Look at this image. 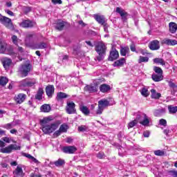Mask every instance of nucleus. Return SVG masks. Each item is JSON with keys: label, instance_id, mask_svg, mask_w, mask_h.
Segmentation results:
<instances>
[{"label": "nucleus", "instance_id": "1", "mask_svg": "<svg viewBox=\"0 0 177 177\" xmlns=\"http://www.w3.org/2000/svg\"><path fill=\"white\" fill-rule=\"evenodd\" d=\"M52 120H53V118L51 116H48L41 120V129L45 135H50V133H53V132L59 128V125H60V121L59 120L49 124Z\"/></svg>", "mask_w": 177, "mask_h": 177}, {"label": "nucleus", "instance_id": "2", "mask_svg": "<svg viewBox=\"0 0 177 177\" xmlns=\"http://www.w3.org/2000/svg\"><path fill=\"white\" fill-rule=\"evenodd\" d=\"M95 50L98 55L96 57V60H97V62L104 60V57L106 56V52L107 50V46H106V44L102 41L97 43V45L95 46Z\"/></svg>", "mask_w": 177, "mask_h": 177}, {"label": "nucleus", "instance_id": "3", "mask_svg": "<svg viewBox=\"0 0 177 177\" xmlns=\"http://www.w3.org/2000/svg\"><path fill=\"white\" fill-rule=\"evenodd\" d=\"M0 147H1L0 149L1 153H6L8 154L10 153V152L13 151V150H20V149H21L20 146H17L16 144H12L5 147V142L3 140H0Z\"/></svg>", "mask_w": 177, "mask_h": 177}, {"label": "nucleus", "instance_id": "4", "mask_svg": "<svg viewBox=\"0 0 177 177\" xmlns=\"http://www.w3.org/2000/svg\"><path fill=\"white\" fill-rule=\"evenodd\" d=\"M32 66L30 64H24L19 66V73L22 75V77H27L28 73L31 71Z\"/></svg>", "mask_w": 177, "mask_h": 177}, {"label": "nucleus", "instance_id": "5", "mask_svg": "<svg viewBox=\"0 0 177 177\" xmlns=\"http://www.w3.org/2000/svg\"><path fill=\"white\" fill-rule=\"evenodd\" d=\"M136 120H137L138 122H140V124L144 127H147V125L150 124L149 117H147V115L143 113L138 114Z\"/></svg>", "mask_w": 177, "mask_h": 177}, {"label": "nucleus", "instance_id": "6", "mask_svg": "<svg viewBox=\"0 0 177 177\" xmlns=\"http://www.w3.org/2000/svg\"><path fill=\"white\" fill-rule=\"evenodd\" d=\"M34 37H35V33L32 32L30 33H28L25 38V45L28 46V48H31V49L34 47Z\"/></svg>", "mask_w": 177, "mask_h": 177}, {"label": "nucleus", "instance_id": "7", "mask_svg": "<svg viewBox=\"0 0 177 177\" xmlns=\"http://www.w3.org/2000/svg\"><path fill=\"white\" fill-rule=\"evenodd\" d=\"M20 27L22 28H32L37 26V23L34 21H30L29 19L23 20L22 22L19 24Z\"/></svg>", "mask_w": 177, "mask_h": 177}, {"label": "nucleus", "instance_id": "8", "mask_svg": "<svg viewBox=\"0 0 177 177\" xmlns=\"http://www.w3.org/2000/svg\"><path fill=\"white\" fill-rule=\"evenodd\" d=\"M66 111L67 114H76L77 109H75V103L73 102H67Z\"/></svg>", "mask_w": 177, "mask_h": 177}, {"label": "nucleus", "instance_id": "9", "mask_svg": "<svg viewBox=\"0 0 177 177\" xmlns=\"http://www.w3.org/2000/svg\"><path fill=\"white\" fill-rule=\"evenodd\" d=\"M1 24H3V26H5L9 30H15L13 22H12V19L8 17H3V21H1Z\"/></svg>", "mask_w": 177, "mask_h": 177}, {"label": "nucleus", "instance_id": "10", "mask_svg": "<svg viewBox=\"0 0 177 177\" xmlns=\"http://www.w3.org/2000/svg\"><path fill=\"white\" fill-rule=\"evenodd\" d=\"M118 57H120L118 51L115 49H112L109 53L108 60H109V62H114V60H117Z\"/></svg>", "mask_w": 177, "mask_h": 177}, {"label": "nucleus", "instance_id": "11", "mask_svg": "<svg viewBox=\"0 0 177 177\" xmlns=\"http://www.w3.org/2000/svg\"><path fill=\"white\" fill-rule=\"evenodd\" d=\"M84 89L86 92H88V93H96V92H97V85L88 84L86 85Z\"/></svg>", "mask_w": 177, "mask_h": 177}, {"label": "nucleus", "instance_id": "12", "mask_svg": "<svg viewBox=\"0 0 177 177\" xmlns=\"http://www.w3.org/2000/svg\"><path fill=\"white\" fill-rule=\"evenodd\" d=\"M62 151L66 154H74L77 151V147L75 146H66L62 148Z\"/></svg>", "mask_w": 177, "mask_h": 177}, {"label": "nucleus", "instance_id": "13", "mask_svg": "<svg viewBox=\"0 0 177 177\" xmlns=\"http://www.w3.org/2000/svg\"><path fill=\"white\" fill-rule=\"evenodd\" d=\"M93 17L99 24H101V26H103V24L107 23V19H106L104 15L96 14L93 15Z\"/></svg>", "mask_w": 177, "mask_h": 177}, {"label": "nucleus", "instance_id": "14", "mask_svg": "<svg viewBox=\"0 0 177 177\" xmlns=\"http://www.w3.org/2000/svg\"><path fill=\"white\" fill-rule=\"evenodd\" d=\"M26 99H27V95L24 93H19L15 97V100L18 104H21Z\"/></svg>", "mask_w": 177, "mask_h": 177}, {"label": "nucleus", "instance_id": "15", "mask_svg": "<svg viewBox=\"0 0 177 177\" xmlns=\"http://www.w3.org/2000/svg\"><path fill=\"white\" fill-rule=\"evenodd\" d=\"M149 48L151 50H158L160 49V41L158 40H153L149 44Z\"/></svg>", "mask_w": 177, "mask_h": 177}, {"label": "nucleus", "instance_id": "16", "mask_svg": "<svg viewBox=\"0 0 177 177\" xmlns=\"http://www.w3.org/2000/svg\"><path fill=\"white\" fill-rule=\"evenodd\" d=\"M46 93L48 97H52L55 93V86L48 85L46 87Z\"/></svg>", "mask_w": 177, "mask_h": 177}, {"label": "nucleus", "instance_id": "17", "mask_svg": "<svg viewBox=\"0 0 177 177\" xmlns=\"http://www.w3.org/2000/svg\"><path fill=\"white\" fill-rule=\"evenodd\" d=\"M116 12L119 13L122 20H127V17H128V12H125V10L120 7L116 8Z\"/></svg>", "mask_w": 177, "mask_h": 177}, {"label": "nucleus", "instance_id": "18", "mask_svg": "<svg viewBox=\"0 0 177 177\" xmlns=\"http://www.w3.org/2000/svg\"><path fill=\"white\" fill-rule=\"evenodd\" d=\"M125 63H127V59L124 57H122L119 60L115 61L113 64V67H122Z\"/></svg>", "mask_w": 177, "mask_h": 177}, {"label": "nucleus", "instance_id": "19", "mask_svg": "<svg viewBox=\"0 0 177 177\" xmlns=\"http://www.w3.org/2000/svg\"><path fill=\"white\" fill-rule=\"evenodd\" d=\"M162 44H164L165 45L174 46L175 45H177V41L175 39H164L162 41Z\"/></svg>", "mask_w": 177, "mask_h": 177}, {"label": "nucleus", "instance_id": "20", "mask_svg": "<svg viewBox=\"0 0 177 177\" xmlns=\"http://www.w3.org/2000/svg\"><path fill=\"white\" fill-rule=\"evenodd\" d=\"M52 107L50 106V104H44L40 107V111H41V113H50Z\"/></svg>", "mask_w": 177, "mask_h": 177}, {"label": "nucleus", "instance_id": "21", "mask_svg": "<svg viewBox=\"0 0 177 177\" xmlns=\"http://www.w3.org/2000/svg\"><path fill=\"white\" fill-rule=\"evenodd\" d=\"M129 47L128 46L120 47V55L121 56H125L127 55V56H129Z\"/></svg>", "mask_w": 177, "mask_h": 177}, {"label": "nucleus", "instance_id": "22", "mask_svg": "<svg viewBox=\"0 0 177 177\" xmlns=\"http://www.w3.org/2000/svg\"><path fill=\"white\" fill-rule=\"evenodd\" d=\"M16 125H17V122H16V121H12L10 123L3 124L2 128H4L5 129H12V128H15Z\"/></svg>", "mask_w": 177, "mask_h": 177}, {"label": "nucleus", "instance_id": "23", "mask_svg": "<svg viewBox=\"0 0 177 177\" xmlns=\"http://www.w3.org/2000/svg\"><path fill=\"white\" fill-rule=\"evenodd\" d=\"M169 32L171 34H175L177 31V24L175 22H170L169 24Z\"/></svg>", "mask_w": 177, "mask_h": 177}, {"label": "nucleus", "instance_id": "24", "mask_svg": "<svg viewBox=\"0 0 177 177\" xmlns=\"http://www.w3.org/2000/svg\"><path fill=\"white\" fill-rule=\"evenodd\" d=\"M65 26H66V22H64V21L58 20L57 23V26H55V28L56 30H59V31H62L64 30Z\"/></svg>", "mask_w": 177, "mask_h": 177}, {"label": "nucleus", "instance_id": "25", "mask_svg": "<svg viewBox=\"0 0 177 177\" xmlns=\"http://www.w3.org/2000/svg\"><path fill=\"white\" fill-rule=\"evenodd\" d=\"M151 99L158 100V99H160V97H161V93H157L156 89L152 88L151 90Z\"/></svg>", "mask_w": 177, "mask_h": 177}, {"label": "nucleus", "instance_id": "26", "mask_svg": "<svg viewBox=\"0 0 177 177\" xmlns=\"http://www.w3.org/2000/svg\"><path fill=\"white\" fill-rule=\"evenodd\" d=\"M15 175H16V176H19V177H24V173L23 172V169L17 166L16 169L14 171Z\"/></svg>", "mask_w": 177, "mask_h": 177}, {"label": "nucleus", "instance_id": "27", "mask_svg": "<svg viewBox=\"0 0 177 177\" xmlns=\"http://www.w3.org/2000/svg\"><path fill=\"white\" fill-rule=\"evenodd\" d=\"M111 88L110 87V85L103 84L100 86V92H102V93H106V92H109Z\"/></svg>", "mask_w": 177, "mask_h": 177}, {"label": "nucleus", "instance_id": "28", "mask_svg": "<svg viewBox=\"0 0 177 177\" xmlns=\"http://www.w3.org/2000/svg\"><path fill=\"white\" fill-rule=\"evenodd\" d=\"M10 64H12V59L6 58L3 61V66L6 70H9V67H10Z\"/></svg>", "mask_w": 177, "mask_h": 177}, {"label": "nucleus", "instance_id": "29", "mask_svg": "<svg viewBox=\"0 0 177 177\" xmlns=\"http://www.w3.org/2000/svg\"><path fill=\"white\" fill-rule=\"evenodd\" d=\"M67 97H68V95H67V93H63V92H59L57 94V100H63V99H67Z\"/></svg>", "mask_w": 177, "mask_h": 177}, {"label": "nucleus", "instance_id": "30", "mask_svg": "<svg viewBox=\"0 0 177 177\" xmlns=\"http://www.w3.org/2000/svg\"><path fill=\"white\" fill-rule=\"evenodd\" d=\"M80 110L84 115H89V114L91 113V111H89L88 106L84 105L80 106Z\"/></svg>", "mask_w": 177, "mask_h": 177}, {"label": "nucleus", "instance_id": "31", "mask_svg": "<svg viewBox=\"0 0 177 177\" xmlns=\"http://www.w3.org/2000/svg\"><path fill=\"white\" fill-rule=\"evenodd\" d=\"M42 95H44V88H39L35 97L37 100H42Z\"/></svg>", "mask_w": 177, "mask_h": 177}, {"label": "nucleus", "instance_id": "32", "mask_svg": "<svg viewBox=\"0 0 177 177\" xmlns=\"http://www.w3.org/2000/svg\"><path fill=\"white\" fill-rule=\"evenodd\" d=\"M110 103L107 100H101L98 102V106L99 107H102L104 109L105 107H107Z\"/></svg>", "mask_w": 177, "mask_h": 177}, {"label": "nucleus", "instance_id": "33", "mask_svg": "<svg viewBox=\"0 0 177 177\" xmlns=\"http://www.w3.org/2000/svg\"><path fill=\"white\" fill-rule=\"evenodd\" d=\"M45 48H46V44L45 42H41L34 44L32 49H45Z\"/></svg>", "mask_w": 177, "mask_h": 177}, {"label": "nucleus", "instance_id": "34", "mask_svg": "<svg viewBox=\"0 0 177 177\" xmlns=\"http://www.w3.org/2000/svg\"><path fill=\"white\" fill-rule=\"evenodd\" d=\"M151 78L155 82H160V81H162V75L153 74Z\"/></svg>", "mask_w": 177, "mask_h": 177}, {"label": "nucleus", "instance_id": "35", "mask_svg": "<svg viewBox=\"0 0 177 177\" xmlns=\"http://www.w3.org/2000/svg\"><path fill=\"white\" fill-rule=\"evenodd\" d=\"M5 50H6V43L0 40V53H5Z\"/></svg>", "mask_w": 177, "mask_h": 177}, {"label": "nucleus", "instance_id": "36", "mask_svg": "<svg viewBox=\"0 0 177 177\" xmlns=\"http://www.w3.org/2000/svg\"><path fill=\"white\" fill-rule=\"evenodd\" d=\"M65 164H66V161L62 158H59L57 160L54 162V165H55V167H62Z\"/></svg>", "mask_w": 177, "mask_h": 177}, {"label": "nucleus", "instance_id": "37", "mask_svg": "<svg viewBox=\"0 0 177 177\" xmlns=\"http://www.w3.org/2000/svg\"><path fill=\"white\" fill-rule=\"evenodd\" d=\"M168 111L169 114H176V113H177V106H174L173 105H168Z\"/></svg>", "mask_w": 177, "mask_h": 177}, {"label": "nucleus", "instance_id": "38", "mask_svg": "<svg viewBox=\"0 0 177 177\" xmlns=\"http://www.w3.org/2000/svg\"><path fill=\"white\" fill-rule=\"evenodd\" d=\"M164 113H165V109H157L156 111H155L154 115H155V117H161V115H163Z\"/></svg>", "mask_w": 177, "mask_h": 177}, {"label": "nucleus", "instance_id": "39", "mask_svg": "<svg viewBox=\"0 0 177 177\" xmlns=\"http://www.w3.org/2000/svg\"><path fill=\"white\" fill-rule=\"evenodd\" d=\"M153 63H156V64H161V66H165V61L162 58L153 59Z\"/></svg>", "mask_w": 177, "mask_h": 177}, {"label": "nucleus", "instance_id": "40", "mask_svg": "<svg viewBox=\"0 0 177 177\" xmlns=\"http://www.w3.org/2000/svg\"><path fill=\"white\" fill-rule=\"evenodd\" d=\"M8 82H9V80L7 77L3 76L0 77V85H1V86H5Z\"/></svg>", "mask_w": 177, "mask_h": 177}, {"label": "nucleus", "instance_id": "41", "mask_svg": "<svg viewBox=\"0 0 177 177\" xmlns=\"http://www.w3.org/2000/svg\"><path fill=\"white\" fill-rule=\"evenodd\" d=\"M67 129H68V125L66 124H62L59 129V130L61 131L62 133H66V132H67Z\"/></svg>", "mask_w": 177, "mask_h": 177}, {"label": "nucleus", "instance_id": "42", "mask_svg": "<svg viewBox=\"0 0 177 177\" xmlns=\"http://www.w3.org/2000/svg\"><path fill=\"white\" fill-rule=\"evenodd\" d=\"M147 62H149V57L140 56L138 59L139 64L141 63H147Z\"/></svg>", "mask_w": 177, "mask_h": 177}, {"label": "nucleus", "instance_id": "43", "mask_svg": "<svg viewBox=\"0 0 177 177\" xmlns=\"http://www.w3.org/2000/svg\"><path fill=\"white\" fill-rule=\"evenodd\" d=\"M11 39L12 41V43L14 44V45H16L17 46L19 45V41H20V39H19L17 38V36L16 35H12L11 37Z\"/></svg>", "mask_w": 177, "mask_h": 177}, {"label": "nucleus", "instance_id": "44", "mask_svg": "<svg viewBox=\"0 0 177 177\" xmlns=\"http://www.w3.org/2000/svg\"><path fill=\"white\" fill-rule=\"evenodd\" d=\"M155 156H159L160 157H162V156H165V151H161L160 149L153 151Z\"/></svg>", "mask_w": 177, "mask_h": 177}, {"label": "nucleus", "instance_id": "45", "mask_svg": "<svg viewBox=\"0 0 177 177\" xmlns=\"http://www.w3.org/2000/svg\"><path fill=\"white\" fill-rule=\"evenodd\" d=\"M20 86H24L25 88L28 87V79H25L20 82Z\"/></svg>", "mask_w": 177, "mask_h": 177}, {"label": "nucleus", "instance_id": "46", "mask_svg": "<svg viewBox=\"0 0 177 177\" xmlns=\"http://www.w3.org/2000/svg\"><path fill=\"white\" fill-rule=\"evenodd\" d=\"M88 129V127L86 125H82L78 127V131L80 132H86Z\"/></svg>", "mask_w": 177, "mask_h": 177}, {"label": "nucleus", "instance_id": "47", "mask_svg": "<svg viewBox=\"0 0 177 177\" xmlns=\"http://www.w3.org/2000/svg\"><path fill=\"white\" fill-rule=\"evenodd\" d=\"M141 95L145 96V97H147V96H149V90L146 88H142L141 90Z\"/></svg>", "mask_w": 177, "mask_h": 177}, {"label": "nucleus", "instance_id": "48", "mask_svg": "<svg viewBox=\"0 0 177 177\" xmlns=\"http://www.w3.org/2000/svg\"><path fill=\"white\" fill-rule=\"evenodd\" d=\"M136 125H138V120L135 119L130 122L128 124V128H133Z\"/></svg>", "mask_w": 177, "mask_h": 177}, {"label": "nucleus", "instance_id": "49", "mask_svg": "<svg viewBox=\"0 0 177 177\" xmlns=\"http://www.w3.org/2000/svg\"><path fill=\"white\" fill-rule=\"evenodd\" d=\"M153 71H155V73H156L157 74H160V75H162V69H161V68L158 67V66H155L153 68Z\"/></svg>", "mask_w": 177, "mask_h": 177}, {"label": "nucleus", "instance_id": "50", "mask_svg": "<svg viewBox=\"0 0 177 177\" xmlns=\"http://www.w3.org/2000/svg\"><path fill=\"white\" fill-rule=\"evenodd\" d=\"M168 174L170 175V176L177 177V171L170 170L168 171Z\"/></svg>", "mask_w": 177, "mask_h": 177}, {"label": "nucleus", "instance_id": "51", "mask_svg": "<svg viewBox=\"0 0 177 177\" xmlns=\"http://www.w3.org/2000/svg\"><path fill=\"white\" fill-rule=\"evenodd\" d=\"M130 50L131 52H136V46L135 45V43L133 41L131 42L130 45Z\"/></svg>", "mask_w": 177, "mask_h": 177}, {"label": "nucleus", "instance_id": "52", "mask_svg": "<svg viewBox=\"0 0 177 177\" xmlns=\"http://www.w3.org/2000/svg\"><path fill=\"white\" fill-rule=\"evenodd\" d=\"M62 132L59 129L57 130L53 134L54 138H58V136H60L62 135Z\"/></svg>", "mask_w": 177, "mask_h": 177}, {"label": "nucleus", "instance_id": "53", "mask_svg": "<svg viewBox=\"0 0 177 177\" xmlns=\"http://www.w3.org/2000/svg\"><path fill=\"white\" fill-rule=\"evenodd\" d=\"M159 124L163 127H167V120L165 119H160L159 120Z\"/></svg>", "mask_w": 177, "mask_h": 177}, {"label": "nucleus", "instance_id": "54", "mask_svg": "<svg viewBox=\"0 0 177 177\" xmlns=\"http://www.w3.org/2000/svg\"><path fill=\"white\" fill-rule=\"evenodd\" d=\"M104 109H103V108L99 106V105H98V109H97V111H96V114H97V115H100V114H102V113H103V111H104Z\"/></svg>", "mask_w": 177, "mask_h": 177}, {"label": "nucleus", "instance_id": "55", "mask_svg": "<svg viewBox=\"0 0 177 177\" xmlns=\"http://www.w3.org/2000/svg\"><path fill=\"white\" fill-rule=\"evenodd\" d=\"M54 5H62L63 3L62 0H51Z\"/></svg>", "mask_w": 177, "mask_h": 177}, {"label": "nucleus", "instance_id": "56", "mask_svg": "<svg viewBox=\"0 0 177 177\" xmlns=\"http://www.w3.org/2000/svg\"><path fill=\"white\" fill-rule=\"evenodd\" d=\"M104 27V30L105 32H109V24H107V22L102 25Z\"/></svg>", "mask_w": 177, "mask_h": 177}, {"label": "nucleus", "instance_id": "57", "mask_svg": "<svg viewBox=\"0 0 177 177\" xmlns=\"http://www.w3.org/2000/svg\"><path fill=\"white\" fill-rule=\"evenodd\" d=\"M24 12L26 15H27V13H30V12H31V8L30 7H25L24 8Z\"/></svg>", "mask_w": 177, "mask_h": 177}, {"label": "nucleus", "instance_id": "58", "mask_svg": "<svg viewBox=\"0 0 177 177\" xmlns=\"http://www.w3.org/2000/svg\"><path fill=\"white\" fill-rule=\"evenodd\" d=\"M1 140H3V142H6V143H10V138L8 137H3L1 138Z\"/></svg>", "mask_w": 177, "mask_h": 177}, {"label": "nucleus", "instance_id": "59", "mask_svg": "<svg viewBox=\"0 0 177 177\" xmlns=\"http://www.w3.org/2000/svg\"><path fill=\"white\" fill-rule=\"evenodd\" d=\"M23 156L26 157V158H28L29 160H32V158L34 157V156L30 155V153H23Z\"/></svg>", "mask_w": 177, "mask_h": 177}, {"label": "nucleus", "instance_id": "60", "mask_svg": "<svg viewBox=\"0 0 177 177\" xmlns=\"http://www.w3.org/2000/svg\"><path fill=\"white\" fill-rule=\"evenodd\" d=\"M23 156L26 157V158H28L29 160H32V158L34 157V156L30 155V153H23Z\"/></svg>", "mask_w": 177, "mask_h": 177}, {"label": "nucleus", "instance_id": "61", "mask_svg": "<svg viewBox=\"0 0 177 177\" xmlns=\"http://www.w3.org/2000/svg\"><path fill=\"white\" fill-rule=\"evenodd\" d=\"M73 52L75 55H78V52H80V47L79 46H74L73 47Z\"/></svg>", "mask_w": 177, "mask_h": 177}, {"label": "nucleus", "instance_id": "62", "mask_svg": "<svg viewBox=\"0 0 177 177\" xmlns=\"http://www.w3.org/2000/svg\"><path fill=\"white\" fill-rule=\"evenodd\" d=\"M35 85V82L30 81L29 79L28 80V86H34Z\"/></svg>", "mask_w": 177, "mask_h": 177}, {"label": "nucleus", "instance_id": "63", "mask_svg": "<svg viewBox=\"0 0 177 177\" xmlns=\"http://www.w3.org/2000/svg\"><path fill=\"white\" fill-rule=\"evenodd\" d=\"M97 158H103L104 157V153L100 152L97 154Z\"/></svg>", "mask_w": 177, "mask_h": 177}, {"label": "nucleus", "instance_id": "64", "mask_svg": "<svg viewBox=\"0 0 177 177\" xmlns=\"http://www.w3.org/2000/svg\"><path fill=\"white\" fill-rule=\"evenodd\" d=\"M5 12L10 16H15V13H13V12L10 11V10H5Z\"/></svg>", "mask_w": 177, "mask_h": 177}]
</instances>
